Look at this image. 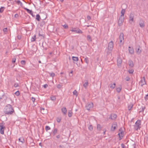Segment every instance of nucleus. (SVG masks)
I'll use <instances>...</instances> for the list:
<instances>
[{
  "label": "nucleus",
  "instance_id": "obj_1",
  "mask_svg": "<svg viewBox=\"0 0 148 148\" xmlns=\"http://www.w3.org/2000/svg\"><path fill=\"white\" fill-rule=\"evenodd\" d=\"M14 111V110L10 104L7 105L4 108V113L8 115L12 114Z\"/></svg>",
  "mask_w": 148,
  "mask_h": 148
},
{
  "label": "nucleus",
  "instance_id": "obj_2",
  "mask_svg": "<svg viewBox=\"0 0 148 148\" xmlns=\"http://www.w3.org/2000/svg\"><path fill=\"white\" fill-rule=\"evenodd\" d=\"M140 120H138L135 123V125H134V129L136 130H140L141 127Z\"/></svg>",
  "mask_w": 148,
  "mask_h": 148
},
{
  "label": "nucleus",
  "instance_id": "obj_3",
  "mask_svg": "<svg viewBox=\"0 0 148 148\" xmlns=\"http://www.w3.org/2000/svg\"><path fill=\"white\" fill-rule=\"evenodd\" d=\"M113 42L112 41H111L108 43V49L109 51L107 52V54H108L109 53H110V51H111L113 47Z\"/></svg>",
  "mask_w": 148,
  "mask_h": 148
},
{
  "label": "nucleus",
  "instance_id": "obj_4",
  "mask_svg": "<svg viewBox=\"0 0 148 148\" xmlns=\"http://www.w3.org/2000/svg\"><path fill=\"white\" fill-rule=\"evenodd\" d=\"M71 31L76 33L82 34L83 33V32L78 28H72V29H71Z\"/></svg>",
  "mask_w": 148,
  "mask_h": 148
},
{
  "label": "nucleus",
  "instance_id": "obj_5",
  "mask_svg": "<svg viewBox=\"0 0 148 148\" xmlns=\"http://www.w3.org/2000/svg\"><path fill=\"white\" fill-rule=\"evenodd\" d=\"M124 20V17L121 16H120L118 21V25L119 26H121L123 25Z\"/></svg>",
  "mask_w": 148,
  "mask_h": 148
},
{
  "label": "nucleus",
  "instance_id": "obj_6",
  "mask_svg": "<svg viewBox=\"0 0 148 148\" xmlns=\"http://www.w3.org/2000/svg\"><path fill=\"white\" fill-rule=\"evenodd\" d=\"M5 129V127L3 125V123H1L0 125V133L1 134H4V131Z\"/></svg>",
  "mask_w": 148,
  "mask_h": 148
},
{
  "label": "nucleus",
  "instance_id": "obj_7",
  "mask_svg": "<svg viewBox=\"0 0 148 148\" xmlns=\"http://www.w3.org/2000/svg\"><path fill=\"white\" fill-rule=\"evenodd\" d=\"M140 46L139 45H137L136 47V50L137 53L138 54H140L142 52L141 50L140 49Z\"/></svg>",
  "mask_w": 148,
  "mask_h": 148
},
{
  "label": "nucleus",
  "instance_id": "obj_8",
  "mask_svg": "<svg viewBox=\"0 0 148 148\" xmlns=\"http://www.w3.org/2000/svg\"><path fill=\"white\" fill-rule=\"evenodd\" d=\"M121 130V129L119 130V131L120 132L118 134V135L120 138V140L121 139L123 136L124 132L122 130Z\"/></svg>",
  "mask_w": 148,
  "mask_h": 148
},
{
  "label": "nucleus",
  "instance_id": "obj_9",
  "mask_svg": "<svg viewBox=\"0 0 148 148\" xmlns=\"http://www.w3.org/2000/svg\"><path fill=\"white\" fill-rule=\"evenodd\" d=\"M117 127V125L116 123L115 122L114 123L112 126L111 130L112 131H114L116 128Z\"/></svg>",
  "mask_w": 148,
  "mask_h": 148
},
{
  "label": "nucleus",
  "instance_id": "obj_10",
  "mask_svg": "<svg viewBox=\"0 0 148 148\" xmlns=\"http://www.w3.org/2000/svg\"><path fill=\"white\" fill-rule=\"evenodd\" d=\"M123 34V33H121L119 37V39L120 40V43H121L122 41L124 40Z\"/></svg>",
  "mask_w": 148,
  "mask_h": 148
},
{
  "label": "nucleus",
  "instance_id": "obj_11",
  "mask_svg": "<svg viewBox=\"0 0 148 148\" xmlns=\"http://www.w3.org/2000/svg\"><path fill=\"white\" fill-rule=\"evenodd\" d=\"M24 9L26 10L28 13H29L33 17H34L35 15H33V12L32 11V10H30L27 9V8H24Z\"/></svg>",
  "mask_w": 148,
  "mask_h": 148
},
{
  "label": "nucleus",
  "instance_id": "obj_12",
  "mask_svg": "<svg viewBox=\"0 0 148 148\" xmlns=\"http://www.w3.org/2000/svg\"><path fill=\"white\" fill-rule=\"evenodd\" d=\"M86 109L88 110H89L91 108H92V104H88L86 106Z\"/></svg>",
  "mask_w": 148,
  "mask_h": 148
},
{
  "label": "nucleus",
  "instance_id": "obj_13",
  "mask_svg": "<svg viewBox=\"0 0 148 148\" xmlns=\"http://www.w3.org/2000/svg\"><path fill=\"white\" fill-rule=\"evenodd\" d=\"M134 14H133L131 13L129 16V21H131L133 22L134 21Z\"/></svg>",
  "mask_w": 148,
  "mask_h": 148
},
{
  "label": "nucleus",
  "instance_id": "obj_14",
  "mask_svg": "<svg viewBox=\"0 0 148 148\" xmlns=\"http://www.w3.org/2000/svg\"><path fill=\"white\" fill-rule=\"evenodd\" d=\"M139 24L140 26L142 28L144 27L145 26L144 22L143 20H140Z\"/></svg>",
  "mask_w": 148,
  "mask_h": 148
},
{
  "label": "nucleus",
  "instance_id": "obj_15",
  "mask_svg": "<svg viewBox=\"0 0 148 148\" xmlns=\"http://www.w3.org/2000/svg\"><path fill=\"white\" fill-rule=\"evenodd\" d=\"M116 115L114 114H112L110 115V118L112 120H114L116 118Z\"/></svg>",
  "mask_w": 148,
  "mask_h": 148
},
{
  "label": "nucleus",
  "instance_id": "obj_16",
  "mask_svg": "<svg viewBox=\"0 0 148 148\" xmlns=\"http://www.w3.org/2000/svg\"><path fill=\"white\" fill-rule=\"evenodd\" d=\"M128 64L129 66L131 67H132L134 66V64L133 61L131 60H130L129 61Z\"/></svg>",
  "mask_w": 148,
  "mask_h": 148
},
{
  "label": "nucleus",
  "instance_id": "obj_17",
  "mask_svg": "<svg viewBox=\"0 0 148 148\" xmlns=\"http://www.w3.org/2000/svg\"><path fill=\"white\" fill-rule=\"evenodd\" d=\"M122 62L121 59L120 58H118L117 59V63L118 65H120Z\"/></svg>",
  "mask_w": 148,
  "mask_h": 148
},
{
  "label": "nucleus",
  "instance_id": "obj_18",
  "mask_svg": "<svg viewBox=\"0 0 148 148\" xmlns=\"http://www.w3.org/2000/svg\"><path fill=\"white\" fill-rule=\"evenodd\" d=\"M129 51L130 53L132 54L133 53L134 51V49L133 48L130 47H129Z\"/></svg>",
  "mask_w": 148,
  "mask_h": 148
},
{
  "label": "nucleus",
  "instance_id": "obj_19",
  "mask_svg": "<svg viewBox=\"0 0 148 148\" xmlns=\"http://www.w3.org/2000/svg\"><path fill=\"white\" fill-rule=\"evenodd\" d=\"M62 111L64 114H66L67 113V110L65 107H64L62 108Z\"/></svg>",
  "mask_w": 148,
  "mask_h": 148
},
{
  "label": "nucleus",
  "instance_id": "obj_20",
  "mask_svg": "<svg viewBox=\"0 0 148 148\" xmlns=\"http://www.w3.org/2000/svg\"><path fill=\"white\" fill-rule=\"evenodd\" d=\"M145 108V106H142L139 109L140 111H139V113H140V112H143Z\"/></svg>",
  "mask_w": 148,
  "mask_h": 148
},
{
  "label": "nucleus",
  "instance_id": "obj_21",
  "mask_svg": "<svg viewBox=\"0 0 148 148\" xmlns=\"http://www.w3.org/2000/svg\"><path fill=\"white\" fill-rule=\"evenodd\" d=\"M125 12V10L124 9H123L121 11V15L120 16H123L124 17V14Z\"/></svg>",
  "mask_w": 148,
  "mask_h": 148
},
{
  "label": "nucleus",
  "instance_id": "obj_22",
  "mask_svg": "<svg viewBox=\"0 0 148 148\" xmlns=\"http://www.w3.org/2000/svg\"><path fill=\"white\" fill-rule=\"evenodd\" d=\"M57 132L58 130L56 128H55L54 130L52 133L53 136H54L57 134Z\"/></svg>",
  "mask_w": 148,
  "mask_h": 148
},
{
  "label": "nucleus",
  "instance_id": "obj_23",
  "mask_svg": "<svg viewBox=\"0 0 148 148\" xmlns=\"http://www.w3.org/2000/svg\"><path fill=\"white\" fill-rule=\"evenodd\" d=\"M36 19L38 21H40V15L39 14H37L36 16Z\"/></svg>",
  "mask_w": 148,
  "mask_h": 148
},
{
  "label": "nucleus",
  "instance_id": "obj_24",
  "mask_svg": "<svg viewBox=\"0 0 148 148\" xmlns=\"http://www.w3.org/2000/svg\"><path fill=\"white\" fill-rule=\"evenodd\" d=\"M18 140L19 142H21L22 143H24L25 141L23 137L19 138L18 139Z\"/></svg>",
  "mask_w": 148,
  "mask_h": 148
},
{
  "label": "nucleus",
  "instance_id": "obj_25",
  "mask_svg": "<svg viewBox=\"0 0 148 148\" xmlns=\"http://www.w3.org/2000/svg\"><path fill=\"white\" fill-rule=\"evenodd\" d=\"M122 89V87L121 86H120L119 87L117 88L116 89V91L118 92H119Z\"/></svg>",
  "mask_w": 148,
  "mask_h": 148
},
{
  "label": "nucleus",
  "instance_id": "obj_26",
  "mask_svg": "<svg viewBox=\"0 0 148 148\" xmlns=\"http://www.w3.org/2000/svg\"><path fill=\"white\" fill-rule=\"evenodd\" d=\"M72 112L71 110H69L68 113V116L71 117L72 116Z\"/></svg>",
  "mask_w": 148,
  "mask_h": 148
},
{
  "label": "nucleus",
  "instance_id": "obj_27",
  "mask_svg": "<svg viewBox=\"0 0 148 148\" xmlns=\"http://www.w3.org/2000/svg\"><path fill=\"white\" fill-rule=\"evenodd\" d=\"M72 59L74 61H77L78 60V58L76 57L73 56L72 57Z\"/></svg>",
  "mask_w": 148,
  "mask_h": 148
},
{
  "label": "nucleus",
  "instance_id": "obj_28",
  "mask_svg": "<svg viewBox=\"0 0 148 148\" xmlns=\"http://www.w3.org/2000/svg\"><path fill=\"white\" fill-rule=\"evenodd\" d=\"M102 128V127L100 124H98L97 125V129L98 130L100 131Z\"/></svg>",
  "mask_w": 148,
  "mask_h": 148
},
{
  "label": "nucleus",
  "instance_id": "obj_29",
  "mask_svg": "<svg viewBox=\"0 0 148 148\" xmlns=\"http://www.w3.org/2000/svg\"><path fill=\"white\" fill-rule=\"evenodd\" d=\"M133 106V105L132 104H131L130 105H129L128 106V109L129 110H130L132 108Z\"/></svg>",
  "mask_w": 148,
  "mask_h": 148
},
{
  "label": "nucleus",
  "instance_id": "obj_30",
  "mask_svg": "<svg viewBox=\"0 0 148 148\" xmlns=\"http://www.w3.org/2000/svg\"><path fill=\"white\" fill-rule=\"evenodd\" d=\"M4 99V100L6 99V96L4 95V94L2 96V97H1L0 98V99Z\"/></svg>",
  "mask_w": 148,
  "mask_h": 148
},
{
  "label": "nucleus",
  "instance_id": "obj_31",
  "mask_svg": "<svg viewBox=\"0 0 148 148\" xmlns=\"http://www.w3.org/2000/svg\"><path fill=\"white\" fill-rule=\"evenodd\" d=\"M36 36L34 35L33 37H32L31 39V42H33L35 41L36 39Z\"/></svg>",
  "mask_w": 148,
  "mask_h": 148
},
{
  "label": "nucleus",
  "instance_id": "obj_32",
  "mask_svg": "<svg viewBox=\"0 0 148 148\" xmlns=\"http://www.w3.org/2000/svg\"><path fill=\"white\" fill-rule=\"evenodd\" d=\"M144 82H145V83H146L145 77H144L140 81L139 83H143Z\"/></svg>",
  "mask_w": 148,
  "mask_h": 148
},
{
  "label": "nucleus",
  "instance_id": "obj_33",
  "mask_svg": "<svg viewBox=\"0 0 148 148\" xmlns=\"http://www.w3.org/2000/svg\"><path fill=\"white\" fill-rule=\"evenodd\" d=\"M50 98L51 100L52 101H55L56 100V98L55 96L52 95L51 97Z\"/></svg>",
  "mask_w": 148,
  "mask_h": 148
},
{
  "label": "nucleus",
  "instance_id": "obj_34",
  "mask_svg": "<svg viewBox=\"0 0 148 148\" xmlns=\"http://www.w3.org/2000/svg\"><path fill=\"white\" fill-rule=\"evenodd\" d=\"M73 95H76V96H77L78 95V92L76 90H75L73 92Z\"/></svg>",
  "mask_w": 148,
  "mask_h": 148
},
{
  "label": "nucleus",
  "instance_id": "obj_35",
  "mask_svg": "<svg viewBox=\"0 0 148 148\" xmlns=\"http://www.w3.org/2000/svg\"><path fill=\"white\" fill-rule=\"evenodd\" d=\"M87 39L88 41H91L92 40L91 39V36L90 35H88L87 36Z\"/></svg>",
  "mask_w": 148,
  "mask_h": 148
},
{
  "label": "nucleus",
  "instance_id": "obj_36",
  "mask_svg": "<svg viewBox=\"0 0 148 148\" xmlns=\"http://www.w3.org/2000/svg\"><path fill=\"white\" fill-rule=\"evenodd\" d=\"M116 84H111L109 86L110 88L112 89H113L115 86Z\"/></svg>",
  "mask_w": 148,
  "mask_h": 148
},
{
  "label": "nucleus",
  "instance_id": "obj_37",
  "mask_svg": "<svg viewBox=\"0 0 148 148\" xmlns=\"http://www.w3.org/2000/svg\"><path fill=\"white\" fill-rule=\"evenodd\" d=\"M84 61L87 64H88L89 63V60L88 59V58L87 57H86V58H85L84 59Z\"/></svg>",
  "mask_w": 148,
  "mask_h": 148
},
{
  "label": "nucleus",
  "instance_id": "obj_38",
  "mask_svg": "<svg viewBox=\"0 0 148 148\" xmlns=\"http://www.w3.org/2000/svg\"><path fill=\"white\" fill-rule=\"evenodd\" d=\"M5 9V8L4 7H1L0 8V13H2Z\"/></svg>",
  "mask_w": 148,
  "mask_h": 148
},
{
  "label": "nucleus",
  "instance_id": "obj_39",
  "mask_svg": "<svg viewBox=\"0 0 148 148\" xmlns=\"http://www.w3.org/2000/svg\"><path fill=\"white\" fill-rule=\"evenodd\" d=\"M93 127L92 125H90L88 127L89 130L90 131H92L93 130Z\"/></svg>",
  "mask_w": 148,
  "mask_h": 148
},
{
  "label": "nucleus",
  "instance_id": "obj_40",
  "mask_svg": "<svg viewBox=\"0 0 148 148\" xmlns=\"http://www.w3.org/2000/svg\"><path fill=\"white\" fill-rule=\"evenodd\" d=\"M21 63L22 65H24L25 64L26 62L25 60H23L21 61Z\"/></svg>",
  "mask_w": 148,
  "mask_h": 148
},
{
  "label": "nucleus",
  "instance_id": "obj_41",
  "mask_svg": "<svg viewBox=\"0 0 148 148\" xmlns=\"http://www.w3.org/2000/svg\"><path fill=\"white\" fill-rule=\"evenodd\" d=\"M51 129V128L48 126H46L45 127V129L47 131L49 130H50Z\"/></svg>",
  "mask_w": 148,
  "mask_h": 148
},
{
  "label": "nucleus",
  "instance_id": "obj_42",
  "mask_svg": "<svg viewBox=\"0 0 148 148\" xmlns=\"http://www.w3.org/2000/svg\"><path fill=\"white\" fill-rule=\"evenodd\" d=\"M134 71V70L132 69L129 70L128 71V72L129 73L132 74V73H133Z\"/></svg>",
  "mask_w": 148,
  "mask_h": 148
},
{
  "label": "nucleus",
  "instance_id": "obj_43",
  "mask_svg": "<svg viewBox=\"0 0 148 148\" xmlns=\"http://www.w3.org/2000/svg\"><path fill=\"white\" fill-rule=\"evenodd\" d=\"M45 24V22L44 21H42L40 23V25L41 27H42Z\"/></svg>",
  "mask_w": 148,
  "mask_h": 148
},
{
  "label": "nucleus",
  "instance_id": "obj_44",
  "mask_svg": "<svg viewBox=\"0 0 148 148\" xmlns=\"http://www.w3.org/2000/svg\"><path fill=\"white\" fill-rule=\"evenodd\" d=\"M7 27L3 29V31L6 34V32H7Z\"/></svg>",
  "mask_w": 148,
  "mask_h": 148
},
{
  "label": "nucleus",
  "instance_id": "obj_45",
  "mask_svg": "<svg viewBox=\"0 0 148 148\" xmlns=\"http://www.w3.org/2000/svg\"><path fill=\"white\" fill-rule=\"evenodd\" d=\"M15 94L17 96H18L20 95V92L18 91H17L15 93Z\"/></svg>",
  "mask_w": 148,
  "mask_h": 148
},
{
  "label": "nucleus",
  "instance_id": "obj_46",
  "mask_svg": "<svg viewBox=\"0 0 148 148\" xmlns=\"http://www.w3.org/2000/svg\"><path fill=\"white\" fill-rule=\"evenodd\" d=\"M49 74H50V76L52 77H54L55 75V74L53 73H49Z\"/></svg>",
  "mask_w": 148,
  "mask_h": 148
},
{
  "label": "nucleus",
  "instance_id": "obj_47",
  "mask_svg": "<svg viewBox=\"0 0 148 148\" xmlns=\"http://www.w3.org/2000/svg\"><path fill=\"white\" fill-rule=\"evenodd\" d=\"M14 2L16 3L18 5L21 2L19 0L16 1V0H15L14 1Z\"/></svg>",
  "mask_w": 148,
  "mask_h": 148
},
{
  "label": "nucleus",
  "instance_id": "obj_48",
  "mask_svg": "<svg viewBox=\"0 0 148 148\" xmlns=\"http://www.w3.org/2000/svg\"><path fill=\"white\" fill-rule=\"evenodd\" d=\"M13 86L15 88H17L19 86L18 84H14Z\"/></svg>",
  "mask_w": 148,
  "mask_h": 148
},
{
  "label": "nucleus",
  "instance_id": "obj_49",
  "mask_svg": "<svg viewBox=\"0 0 148 148\" xmlns=\"http://www.w3.org/2000/svg\"><path fill=\"white\" fill-rule=\"evenodd\" d=\"M88 84H84L83 86L85 88H86L88 86Z\"/></svg>",
  "mask_w": 148,
  "mask_h": 148
},
{
  "label": "nucleus",
  "instance_id": "obj_50",
  "mask_svg": "<svg viewBox=\"0 0 148 148\" xmlns=\"http://www.w3.org/2000/svg\"><path fill=\"white\" fill-rule=\"evenodd\" d=\"M61 120V119L59 118H58L57 119V121L58 123L60 122Z\"/></svg>",
  "mask_w": 148,
  "mask_h": 148
},
{
  "label": "nucleus",
  "instance_id": "obj_51",
  "mask_svg": "<svg viewBox=\"0 0 148 148\" xmlns=\"http://www.w3.org/2000/svg\"><path fill=\"white\" fill-rule=\"evenodd\" d=\"M32 100L33 102L34 103L35 100V98L34 97H32Z\"/></svg>",
  "mask_w": 148,
  "mask_h": 148
},
{
  "label": "nucleus",
  "instance_id": "obj_52",
  "mask_svg": "<svg viewBox=\"0 0 148 148\" xmlns=\"http://www.w3.org/2000/svg\"><path fill=\"white\" fill-rule=\"evenodd\" d=\"M63 27H64V28L65 29H66L68 27V26L67 25H63Z\"/></svg>",
  "mask_w": 148,
  "mask_h": 148
},
{
  "label": "nucleus",
  "instance_id": "obj_53",
  "mask_svg": "<svg viewBox=\"0 0 148 148\" xmlns=\"http://www.w3.org/2000/svg\"><path fill=\"white\" fill-rule=\"evenodd\" d=\"M16 59L15 58H13L12 59V63H14L15 62Z\"/></svg>",
  "mask_w": 148,
  "mask_h": 148
},
{
  "label": "nucleus",
  "instance_id": "obj_54",
  "mask_svg": "<svg viewBox=\"0 0 148 148\" xmlns=\"http://www.w3.org/2000/svg\"><path fill=\"white\" fill-rule=\"evenodd\" d=\"M61 86H62L59 84H58L57 86V87L59 88H60L61 87Z\"/></svg>",
  "mask_w": 148,
  "mask_h": 148
},
{
  "label": "nucleus",
  "instance_id": "obj_55",
  "mask_svg": "<svg viewBox=\"0 0 148 148\" xmlns=\"http://www.w3.org/2000/svg\"><path fill=\"white\" fill-rule=\"evenodd\" d=\"M18 17V15L16 14H15V15H14V17L15 18H17Z\"/></svg>",
  "mask_w": 148,
  "mask_h": 148
},
{
  "label": "nucleus",
  "instance_id": "obj_56",
  "mask_svg": "<svg viewBox=\"0 0 148 148\" xmlns=\"http://www.w3.org/2000/svg\"><path fill=\"white\" fill-rule=\"evenodd\" d=\"M43 87L46 88L47 86H48V85H47V84H46L45 85H44L43 86Z\"/></svg>",
  "mask_w": 148,
  "mask_h": 148
},
{
  "label": "nucleus",
  "instance_id": "obj_57",
  "mask_svg": "<svg viewBox=\"0 0 148 148\" xmlns=\"http://www.w3.org/2000/svg\"><path fill=\"white\" fill-rule=\"evenodd\" d=\"M121 146L122 147L125 148V146L122 143L121 144Z\"/></svg>",
  "mask_w": 148,
  "mask_h": 148
},
{
  "label": "nucleus",
  "instance_id": "obj_58",
  "mask_svg": "<svg viewBox=\"0 0 148 148\" xmlns=\"http://www.w3.org/2000/svg\"><path fill=\"white\" fill-rule=\"evenodd\" d=\"M145 99H148V94L145 96Z\"/></svg>",
  "mask_w": 148,
  "mask_h": 148
},
{
  "label": "nucleus",
  "instance_id": "obj_59",
  "mask_svg": "<svg viewBox=\"0 0 148 148\" xmlns=\"http://www.w3.org/2000/svg\"><path fill=\"white\" fill-rule=\"evenodd\" d=\"M87 18L88 20H89L90 19L91 17L90 16H87Z\"/></svg>",
  "mask_w": 148,
  "mask_h": 148
},
{
  "label": "nucleus",
  "instance_id": "obj_60",
  "mask_svg": "<svg viewBox=\"0 0 148 148\" xmlns=\"http://www.w3.org/2000/svg\"><path fill=\"white\" fill-rule=\"evenodd\" d=\"M56 137L58 138H59L60 137V135H58L56 136Z\"/></svg>",
  "mask_w": 148,
  "mask_h": 148
},
{
  "label": "nucleus",
  "instance_id": "obj_61",
  "mask_svg": "<svg viewBox=\"0 0 148 148\" xmlns=\"http://www.w3.org/2000/svg\"><path fill=\"white\" fill-rule=\"evenodd\" d=\"M21 6H22L23 5V4L21 2H20V3H19V4Z\"/></svg>",
  "mask_w": 148,
  "mask_h": 148
},
{
  "label": "nucleus",
  "instance_id": "obj_62",
  "mask_svg": "<svg viewBox=\"0 0 148 148\" xmlns=\"http://www.w3.org/2000/svg\"><path fill=\"white\" fill-rule=\"evenodd\" d=\"M18 38L19 39H20L21 38V37L20 36H18Z\"/></svg>",
  "mask_w": 148,
  "mask_h": 148
},
{
  "label": "nucleus",
  "instance_id": "obj_63",
  "mask_svg": "<svg viewBox=\"0 0 148 148\" xmlns=\"http://www.w3.org/2000/svg\"><path fill=\"white\" fill-rule=\"evenodd\" d=\"M129 79H130V78H129V77H128V78H127V79H126V80L127 81H128V80H129Z\"/></svg>",
  "mask_w": 148,
  "mask_h": 148
},
{
  "label": "nucleus",
  "instance_id": "obj_64",
  "mask_svg": "<svg viewBox=\"0 0 148 148\" xmlns=\"http://www.w3.org/2000/svg\"><path fill=\"white\" fill-rule=\"evenodd\" d=\"M39 36H43V35H41L40 34V33L39 34Z\"/></svg>",
  "mask_w": 148,
  "mask_h": 148
}]
</instances>
